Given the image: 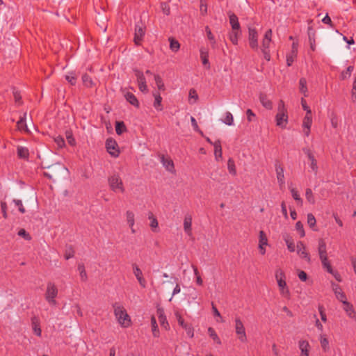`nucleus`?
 Here are the masks:
<instances>
[{
	"instance_id": "864d4df0",
	"label": "nucleus",
	"mask_w": 356,
	"mask_h": 356,
	"mask_svg": "<svg viewBox=\"0 0 356 356\" xmlns=\"http://www.w3.org/2000/svg\"><path fill=\"white\" fill-rule=\"evenodd\" d=\"M170 42V48L172 51L177 52L178 51V41L172 37L168 38Z\"/></svg>"
},
{
	"instance_id": "09e8293b",
	"label": "nucleus",
	"mask_w": 356,
	"mask_h": 356,
	"mask_svg": "<svg viewBox=\"0 0 356 356\" xmlns=\"http://www.w3.org/2000/svg\"><path fill=\"white\" fill-rule=\"evenodd\" d=\"M76 79V75L73 72H69L65 75V79L72 86L75 85Z\"/></svg>"
},
{
	"instance_id": "f3484780",
	"label": "nucleus",
	"mask_w": 356,
	"mask_h": 356,
	"mask_svg": "<svg viewBox=\"0 0 356 356\" xmlns=\"http://www.w3.org/2000/svg\"><path fill=\"white\" fill-rule=\"evenodd\" d=\"M312 124V115L306 114L302 120V131L306 136H309L310 134L311 127Z\"/></svg>"
},
{
	"instance_id": "bb28decb",
	"label": "nucleus",
	"mask_w": 356,
	"mask_h": 356,
	"mask_svg": "<svg viewBox=\"0 0 356 356\" xmlns=\"http://www.w3.org/2000/svg\"><path fill=\"white\" fill-rule=\"evenodd\" d=\"M241 35V29H232L231 32L229 33V38L234 44H237Z\"/></svg>"
},
{
	"instance_id": "b1692460",
	"label": "nucleus",
	"mask_w": 356,
	"mask_h": 356,
	"mask_svg": "<svg viewBox=\"0 0 356 356\" xmlns=\"http://www.w3.org/2000/svg\"><path fill=\"white\" fill-rule=\"evenodd\" d=\"M126 220L127 222L129 225V227L131 229V233L135 234L136 229H134V225H135V214L131 211H127L126 212Z\"/></svg>"
},
{
	"instance_id": "8fccbe9b",
	"label": "nucleus",
	"mask_w": 356,
	"mask_h": 356,
	"mask_svg": "<svg viewBox=\"0 0 356 356\" xmlns=\"http://www.w3.org/2000/svg\"><path fill=\"white\" fill-rule=\"evenodd\" d=\"M227 168H228L229 172L231 175H232L234 176H235L236 175V166H235L234 161L232 159H229L228 160Z\"/></svg>"
},
{
	"instance_id": "4468645a",
	"label": "nucleus",
	"mask_w": 356,
	"mask_h": 356,
	"mask_svg": "<svg viewBox=\"0 0 356 356\" xmlns=\"http://www.w3.org/2000/svg\"><path fill=\"white\" fill-rule=\"evenodd\" d=\"M298 345L300 350V356H310L312 347L308 341L300 339L298 341Z\"/></svg>"
},
{
	"instance_id": "423d86ee",
	"label": "nucleus",
	"mask_w": 356,
	"mask_h": 356,
	"mask_svg": "<svg viewBox=\"0 0 356 356\" xmlns=\"http://www.w3.org/2000/svg\"><path fill=\"white\" fill-rule=\"evenodd\" d=\"M234 328L238 340L242 343L247 341V335L243 323L239 317L234 319Z\"/></svg>"
},
{
	"instance_id": "49530a36",
	"label": "nucleus",
	"mask_w": 356,
	"mask_h": 356,
	"mask_svg": "<svg viewBox=\"0 0 356 356\" xmlns=\"http://www.w3.org/2000/svg\"><path fill=\"white\" fill-rule=\"evenodd\" d=\"M126 131V127L123 122L117 121L115 123V131L118 135H121Z\"/></svg>"
},
{
	"instance_id": "dca6fc26",
	"label": "nucleus",
	"mask_w": 356,
	"mask_h": 356,
	"mask_svg": "<svg viewBox=\"0 0 356 356\" xmlns=\"http://www.w3.org/2000/svg\"><path fill=\"white\" fill-rule=\"evenodd\" d=\"M272 38V30L268 29L266 31L264 38L262 39L261 50L264 54H267V50L269 49L270 44L271 43Z\"/></svg>"
},
{
	"instance_id": "58836bf2",
	"label": "nucleus",
	"mask_w": 356,
	"mask_h": 356,
	"mask_svg": "<svg viewBox=\"0 0 356 356\" xmlns=\"http://www.w3.org/2000/svg\"><path fill=\"white\" fill-rule=\"evenodd\" d=\"M205 31L207 33V38L210 41L211 47L215 48L216 46V40L215 37H214L213 34L211 33V31L209 26L205 27Z\"/></svg>"
},
{
	"instance_id": "6e6552de",
	"label": "nucleus",
	"mask_w": 356,
	"mask_h": 356,
	"mask_svg": "<svg viewBox=\"0 0 356 356\" xmlns=\"http://www.w3.org/2000/svg\"><path fill=\"white\" fill-rule=\"evenodd\" d=\"M184 280H185L186 279V275L188 274V276H187V280H191V276L193 275L196 278V283L198 285H202L203 281L201 278L200 275H199L198 270L195 266L193 265H189L188 266L187 269L184 270Z\"/></svg>"
},
{
	"instance_id": "680f3d73",
	"label": "nucleus",
	"mask_w": 356,
	"mask_h": 356,
	"mask_svg": "<svg viewBox=\"0 0 356 356\" xmlns=\"http://www.w3.org/2000/svg\"><path fill=\"white\" fill-rule=\"evenodd\" d=\"M135 75L137 78L138 83H146L145 77L142 72L140 70H135Z\"/></svg>"
},
{
	"instance_id": "aec40b11",
	"label": "nucleus",
	"mask_w": 356,
	"mask_h": 356,
	"mask_svg": "<svg viewBox=\"0 0 356 356\" xmlns=\"http://www.w3.org/2000/svg\"><path fill=\"white\" fill-rule=\"evenodd\" d=\"M275 172H276L277 182H278L280 186L282 187L285 184L284 168L278 163L275 165Z\"/></svg>"
},
{
	"instance_id": "9d476101",
	"label": "nucleus",
	"mask_w": 356,
	"mask_h": 356,
	"mask_svg": "<svg viewBox=\"0 0 356 356\" xmlns=\"http://www.w3.org/2000/svg\"><path fill=\"white\" fill-rule=\"evenodd\" d=\"M145 33V26L142 22H138L135 25L134 42L136 45H139L143 40Z\"/></svg>"
},
{
	"instance_id": "79ce46f5",
	"label": "nucleus",
	"mask_w": 356,
	"mask_h": 356,
	"mask_svg": "<svg viewBox=\"0 0 356 356\" xmlns=\"http://www.w3.org/2000/svg\"><path fill=\"white\" fill-rule=\"evenodd\" d=\"M26 113L24 114V116L22 117L17 122V125L19 130L28 131L27 126L26 124Z\"/></svg>"
},
{
	"instance_id": "c03bdc74",
	"label": "nucleus",
	"mask_w": 356,
	"mask_h": 356,
	"mask_svg": "<svg viewBox=\"0 0 356 356\" xmlns=\"http://www.w3.org/2000/svg\"><path fill=\"white\" fill-rule=\"evenodd\" d=\"M179 325L182 326L186 332V334L188 337L192 338L193 337V329L192 327L188 325L187 324L184 323L181 319L179 318Z\"/></svg>"
},
{
	"instance_id": "f257e3e1",
	"label": "nucleus",
	"mask_w": 356,
	"mask_h": 356,
	"mask_svg": "<svg viewBox=\"0 0 356 356\" xmlns=\"http://www.w3.org/2000/svg\"><path fill=\"white\" fill-rule=\"evenodd\" d=\"M275 278L281 297L286 300H290L291 298V292L286 283V276L284 271L280 268H277L275 270Z\"/></svg>"
},
{
	"instance_id": "13d9d810",
	"label": "nucleus",
	"mask_w": 356,
	"mask_h": 356,
	"mask_svg": "<svg viewBox=\"0 0 356 356\" xmlns=\"http://www.w3.org/2000/svg\"><path fill=\"white\" fill-rule=\"evenodd\" d=\"M296 230L298 232L300 237H304L305 236L303 225L300 221H298L296 223Z\"/></svg>"
},
{
	"instance_id": "7ed1b4c3",
	"label": "nucleus",
	"mask_w": 356,
	"mask_h": 356,
	"mask_svg": "<svg viewBox=\"0 0 356 356\" xmlns=\"http://www.w3.org/2000/svg\"><path fill=\"white\" fill-rule=\"evenodd\" d=\"M114 314L118 322L123 327H128L131 325V318L128 315L126 309L120 305L114 306Z\"/></svg>"
},
{
	"instance_id": "f03ea898",
	"label": "nucleus",
	"mask_w": 356,
	"mask_h": 356,
	"mask_svg": "<svg viewBox=\"0 0 356 356\" xmlns=\"http://www.w3.org/2000/svg\"><path fill=\"white\" fill-rule=\"evenodd\" d=\"M289 121L288 112L283 100H280L277 113L275 115L276 125L282 129L286 128Z\"/></svg>"
},
{
	"instance_id": "5fc2aeb1",
	"label": "nucleus",
	"mask_w": 356,
	"mask_h": 356,
	"mask_svg": "<svg viewBox=\"0 0 356 356\" xmlns=\"http://www.w3.org/2000/svg\"><path fill=\"white\" fill-rule=\"evenodd\" d=\"M289 190H290V192L291 193L293 198L302 204V200L298 191L296 188L291 187V186L289 187Z\"/></svg>"
},
{
	"instance_id": "774afa93",
	"label": "nucleus",
	"mask_w": 356,
	"mask_h": 356,
	"mask_svg": "<svg viewBox=\"0 0 356 356\" xmlns=\"http://www.w3.org/2000/svg\"><path fill=\"white\" fill-rule=\"evenodd\" d=\"M13 202L15 203V206L18 207V209L19 212L22 213H24L26 210L25 208L23 206L22 202L20 200H13Z\"/></svg>"
},
{
	"instance_id": "4c0bfd02",
	"label": "nucleus",
	"mask_w": 356,
	"mask_h": 356,
	"mask_svg": "<svg viewBox=\"0 0 356 356\" xmlns=\"http://www.w3.org/2000/svg\"><path fill=\"white\" fill-rule=\"evenodd\" d=\"M284 240L286 243L288 250L291 252H294L296 250V245H295L294 242H293V239L291 238V237L286 235L284 237Z\"/></svg>"
},
{
	"instance_id": "338daca9",
	"label": "nucleus",
	"mask_w": 356,
	"mask_h": 356,
	"mask_svg": "<svg viewBox=\"0 0 356 356\" xmlns=\"http://www.w3.org/2000/svg\"><path fill=\"white\" fill-rule=\"evenodd\" d=\"M18 235L26 241H30L31 239L30 234L24 229H19Z\"/></svg>"
},
{
	"instance_id": "a18cd8bd",
	"label": "nucleus",
	"mask_w": 356,
	"mask_h": 356,
	"mask_svg": "<svg viewBox=\"0 0 356 356\" xmlns=\"http://www.w3.org/2000/svg\"><path fill=\"white\" fill-rule=\"evenodd\" d=\"M208 333L209 337L218 344H221V341L218 337V334L212 327L208 328Z\"/></svg>"
},
{
	"instance_id": "4d7b16f0",
	"label": "nucleus",
	"mask_w": 356,
	"mask_h": 356,
	"mask_svg": "<svg viewBox=\"0 0 356 356\" xmlns=\"http://www.w3.org/2000/svg\"><path fill=\"white\" fill-rule=\"evenodd\" d=\"M156 314L158 316L159 321L160 322V324H163L165 322H166V317L164 315V311L161 308H158L156 311Z\"/></svg>"
},
{
	"instance_id": "ea45409f",
	"label": "nucleus",
	"mask_w": 356,
	"mask_h": 356,
	"mask_svg": "<svg viewBox=\"0 0 356 356\" xmlns=\"http://www.w3.org/2000/svg\"><path fill=\"white\" fill-rule=\"evenodd\" d=\"M148 218L150 220V227L154 232H156V229L158 228L159 223L157 219L154 216L152 212L148 213Z\"/></svg>"
},
{
	"instance_id": "412c9836",
	"label": "nucleus",
	"mask_w": 356,
	"mask_h": 356,
	"mask_svg": "<svg viewBox=\"0 0 356 356\" xmlns=\"http://www.w3.org/2000/svg\"><path fill=\"white\" fill-rule=\"evenodd\" d=\"M318 340L321 346V348L323 352L327 353L330 351V341L328 339V337L325 334L321 333L320 334L318 337Z\"/></svg>"
},
{
	"instance_id": "de8ad7c7",
	"label": "nucleus",
	"mask_w": 356,
	"mask_h": 356,
	"mask_svg": "<svg viewBox=\"0 0 356 356\" xmlns=\"http://www.w3.org/2000/svg\"><path fill=\"white\" fill-rule=\"evenodd\" d=\"M222 122L228 126H232L234 124V118L230 112L227 111L225 113V116L222 120Z\"/></svg>"
},
{
	"instance_id": "0eeeda50",
	"label": "nucleus",
	"mask_w": 356,
	"mask_h": 356,
	"mask_svg": "<svg viewBox=\"0 0 356 356\" xmlns=\"http://www.w3.org/2000/svg\"><path fill=\"white\" fill-rule=\"evenodd\" d=\"M47 168L49 170V171L44 172L43 175L49 179H52L53 181H55L54 178L55 177H58V174L61 171H68L67 168L60 163H56L51 166H48Z\"/></svg>"
},
{
	"instance_id": "39448f33",
	"label": "nucleus",
	"mask_w": 356,
	"mask_h": 356,
	"mask_svg": "<svg viewBox=\"0 0 356 356\" xmlns=\"http://www.w3.org/2000/svg\"><path fill=\"white\" fill-rule=\"evenodd\" d=\"M58 289L56 286L52 283L49 282L47 285V290L45 293V299L48 303L51 305H56V298L58 295Z\"/></svg>"
},
{
	"instance_id": "a878e982",
	"label": "nucleus",
	"mask_w": 356,
	"mask_h": 356,
	"mask_svg": "<svg viewBox=\"0 0 356 356\" xmlns=\"http://www.w3.org/2000/svg\"><path fill=\"white\" fill-rule=\"evenodd\" d=\"M214 147V156L216 161H220L222 159V147L220 140H216L213 143Z\"/></svg>"
},
{
	"instance_id": "37998d69",
	"label": "nucleus",
	"mask_w": 356,
	"mask_h": 356,
	"mask_svg": "<svg viewBox=\"0 0 356 356\" xmlns=\"http://www.w3.org/2000/svg\"><path fill=\"white\" fill-rule=\"evenodd\" d=\"M198 99V95L195 90L191 89L188 93V102L191 104H195Z\"/></svg>"
},
{
	"instance_id": "9b49d317",
	"label": "nucleus",
	"mask_w": 356,
	"mask_h": 356,
	"mask_svg": "<svg viewBox=\"0 0 356 356\" xmlns=\"http://www.w3.org/2000/svg\"><path fill=\"white\" fill-rule=\"evenodd\" d=\"M106 147L107 152L111 156L116 158L120 154V150L118 149V145L116 141L112 138H108L106 141Z\"/></svg>"
},
{
	"instance_id": "1a4fd4ad",
	"label": "nucleus",
	"mask_w": 356,
	"mask_h": 356,
	"mask_svg": "<svg viewBox=\"0 0 356 356\" xmlns=\"http://www.w3.org/2000/svg\"><path fill=\"white\" fill-rule=\"evenodd\" d=\"M193 214L186 213L184 218L183 229L186 234L190 239L194 240L193 229H192Z\"/></svg>"
},
{
	"instance_id": "a19ab883",
	"label": "nucleus",
	"mask_w": 356,
	"mask_h": 356,
	"mask_svg": "<svg viewBox=\"0 0 356 356\" xmlns=\"http://www.w3.org/2000/svg\"><path fill=\"white\" fill-rule=\"evenodd\" d=\"M322 264L323 268H325L327 273H332L333 268L330 264V262L328 259V257L325 258H323L320 259Z\"/></svg>"
},
{
	"instance_id": "ddd939ff",
	"label": "nucleus",
	"mask_w": 356,
	"mask_h": 356,
	"mask_svg": "<svg viewBox=\"0 0 356 356\" xmlns=\"http://www.w3.org/2000/svg\"><path fill=\"white\" fill-rule=\"evenodd\" d=\"M248 41L250 47L253 50H258V33L254 28L248 29Z\"/></svg>"
},
{
	"instance_id": "cd10ccee",
	"label": "nucleus",
	"mask_w": 356,
	"mask_h": 356,
	"mask_svg": "<svg viewBox=\"0 0 356 356\" xmlns=\"http://www.w3.org/2000/svg\"><path fill=\"white\" fill-rule=\"evenodd\" d=\"M161 161L163 165L170 172H173L175 170L174 163L170 158H166L163 155L161 157Z\"/></svg>"
},
{
	"instance_id": "f8f14e48",
	"label": "nucleus",
	"mask_w": 356,
	"mask_h": 356,
	"mask_svg": "<svg viewBox=\"0 0 356 356\" xmlns=\"http://www.w3.org/2000/svg\"><path fill=\"white\" fill-rule=\"evenodd\" d=\"M268 245V240L266 233L261 230L259 233L258 250L259 254L264 255L266 252V247Z\"/></svg>"
},
{
	"instance_id": "052dcab7",
	"label": "nucleus",
	"mask_w": 356,
	"mask_h": 356,
	"mask_svg": "<svg viewBox=\"0 0 356 356\" xmlns=\"http://www.w3.org/2000/svg\"><path fill=\"white\" fill-rule=\"evenodd\" d=\"M353 66H348L346 71L341 72V77L342 79H346L350 76L352 72L353 71Z\"/></svg>"
},
{
	"instance_id": "e2e57ef3",
	"label": "nucleus",
	"mask_w": 356,
	"mask_h": 356,
	"mask_svg": "<svg viewBox=\"0 0 356 356\" xmlns=\"http://www.w3.org/2000/svg\"><path fill=\"white\" fill-rule=\"evenodd\" d=\"M316 220L312 213L307 214V224L311 228H314L316 225Z\"/></svg>"
},
{
	"instance_id": "a211bd4d",
	"label": "nucleus",
	"mask_w": 356,
	"mask_h": 356,
	"mask_svg": "<svg viewBox=\"0 0 356 356\" xmlns=\"http://www.w3.org/2000/svg\"><path fill=\"white\" fill-rule=\"evenodd\" d=\"M298 44L297 42H293L291 51L286 55V64L288 66L292 65L298 54Z\"/></svg>"
},
{
	"instance_id": "2f4dec72",
	"label": "nucleus",
	"mask_w": 356,
	"mask_h": 356,
	"mask_svg": "<svg viewBox=\"0 0 356 356\" xmlns=\"http://www.w3.org/2000/svg\"><path fill=\"white\" fill-rule=\"evenodd\" d=\"M153 96L154 97V104H153L154 107L157 111H161L162 108H163L162 105H161L162 98H161L159 92H153Z\"/></svg>"
},
{
	"instance_id": "393cba45",
	"label": "nucleus",
	"mask_w": 356,
	"mask_h": 356,
	"mask_svg": "<svg viewBox=\"0 0 356 356\" xmlns=\"http://www.w3.org/2000/svg\"><path fill=\"white\" fill-rule=\"evenodd\" d=\"M200 58L203 65L207 68H210V63L209 61V51L205 48L200 49Z\"/></svg>"
},
{
	"instance_id": "5701e85b",
	"label": "nucleus",
	"mask_w": 356,
	"mask_h": 356,
	"mask_svg": "<svg viewBox=\"0 0 356 356\" xmlns=\"http://www.w3.org/2000/svg\"><path fill=\"white\" fill-rule=\"evenodd\" d=\"M134 274L138 281L140 285L145 288L146 286V281L143 277L142 270L136 264L133 266Z\"/></svg>"
},
{
	"instance_id": "c756f323",
	"label": "nucleus",
	"mask_w": 356,
	"mask_h": 356,
	"mask_svg": "<svg viewBox=\"0 0 356 356\" xmlns=\"http://www.w3.org/2000/svg\"><path fill=\"white\" fill-rule=\"evenodd\" d=\"M259 100L262 106L266 109L271 110L273 108V102L266 95H261Z\"/></svg>"
},
{
	"instance_id": "473e14b6",
	"label": "nucleus",
	"mask_w": 356,
	"mask_h": 356,
	"mask_svg": "<svg viewBox=\"0 0 356 356\" xmlns=\"http://www.w3.org/2000/svg\"><path fill=\"white\" fill-rule=\"evenodd\" d=\"M299 90L303 94L304 97L308 96V89L307 86V80L305 78H301L299 81Z\"/></svg>"
},
{
	"instance_id": "6ab92c4d",
	"label": "nucleus",
	"mask_w": 356,
	"mask_h": 356,
	"mask_svg": "<svg viewBox=\"0 0 356 356\" xmlns=\"http://www.w3.org/2000/svg\"><path fill=\"white\" fill-rule=\"evenodd\" d=\"M343 309L347 316L354 321H356V312L353 305L348 300L343 302Z\"/></svg>"
},
{
	"instance_id": "20e7f679",
	"label": "nucleus",
	"mask_w": 356,
	"mask_h": 356,
	"mask_svg": "<svg viewBox=\"0 0 356 356\" xmlns=\"http://www.w3.org/2000/svg\"><path fill=\"white\" fill-rule=\"evenodd\" d=\"M108 185L110 188L115 193H124V187L123 181L120 176L117 173H114L108 177Z\"/></svg>"
},
{
	"instance_id": "6e6d98bb",
	"label": "nucleus",
	"mask_w": 356,
	"mask_h": 356,
	"mask_svg": "<svg viewBox=\"0 0 356 356\" xmlns=\"http://www.w3.org/2000/svg\"><path fill=\"white\" fill-rule=\"evenodd\" d=\"M82 81H83V84L86 87L90 88L93 86V81H92V79L87 74H85L82 76Z\"/></svg>"
},
{
	"instance_id": "3c124183",
	"label": "nucleus",
	"mask_w": 356,
	"mask_h": 356,
	"mask_svg": "<svg viewBox=\"0 0 356 356\" xmlns=\"http://www.w3.org/2000/svg\"><path fill=\"white\" fill-rule=\"evenodd\" d=\"M305 197H306L307 200L310 204H314L315 203V198H314V196L312 189H310V188L306 189Z\"/></svg>"
},
{
	"instance_id": "f704fd0d",
	"label": "nucleus",
	"mask_w": 356,
	"mask_h": 356,
	"mask_svg": "<svg viewBox=\"0 0 356 356\" xmlns=\"http://www.w3.org/2000/svg\"><path fill=\"white\" fill-rule=\"evenodd\" d=\"M151 327L152 332L154 337H159L160 332L158 328L157 323L155 316H152L151 317Z\"/></svg>"
},
{
	"instance_id": "72a5a7b5",
	"label": "nucleus",
	"mask_w": 356,
	"mask_h": 356,
	"mask_svg": "<svg viewBox=\"0 0 356 356\" xmlns=\"http://www.w3.org/2000/svg\"><path fill=\"white\" fill-rule=\"evenodd\" d=\"M297 254L301 259H305L307 263L311 262V257L306 247L302 249L298 250Z\"/></svg>"
},
{
	"instance_id": "bf43d9fd",
	"label": "nucleus",
	"mask_w": 356,
	"mask_h": 356,
	"mask_svg": "<svg viewBox=\"0 0 356 356\" xmlns=\"http://www.w3.org/2000/svg\"><path fill=\"white\" fill-rule=\"evenodd\" d=\"M156 87L159 90H164L165 86L162 81L161 78L159 75H154Z\"/></svg>"
},
{
	"instance_id": "69168bd1",
	"label": "nucleus",
	"mask_w": 356,
	"mask_h": 356,
	"mask_svg": "<svg viewBox=\"0 0 356 356\" xmlns=\"http://www.w3.org/2000/svg\"><path fill=\"white\" fill-rule=\"evenodd\" d=\"M78 270L79 271L80 277H81V280L83 281L86 280L87 275H86V272L85 270L84 266L83 264H79L78 266Z\"/></svg>"
},
{
	"instance_id": "0e129e2a",
	"label": "nucleus",
	"mask_w": 356,
	"mask_h": 356,
	"mask_svg": "<svg viewBox=\"0 0 356 356\" xmlns=\"http://www.w3.org/2000/svg\"><path fill=\"white\" fill-rule=\"evenodd\" d=\"M13 93L15 103L17 104L18 105L22 104V96L20 95V92L15 88H14L13 90Z\"/></svg>"
},
{
	"instance_id": "7c9ffc66",
	"label": "nucleus",
	"mask_w": 356,
	"mask_h": 356,
	"mask_svg": "<svg viewBox=\"0 0 356 356\" xmlns=\"http://www.w3.org/2000/svg\"><path fill=\"white\" fill-rule=\"evenodd\" d=\"M17 156L20 159H28L29 156V151L27 147L18 146L17 148Z\"/></svg>"
},
{
	"instance_id": "c85d7f7f",
	"label": "nucleus",
	"mask_w": 356,
	"mask_h": 356,
	"mask_svg": "<svg viewBox=\"0 0 356 356\" xmlns=\"http://www.w3.org/2000/svg\"><path fill=\"white\" fill-rule=\"evenodd\" d=\"M229 24L232 26V29H241V26L238 22V19L237 16L234 14L231 13L229 15Z\"/></svg>"
},
{
	"instance_id": "c9c22d12",
	"label": "nucleus",
	"mask_w": 356,
	"mask_h": 356,
	"mask_svg": "<svg viewBox=\"0 0 356 356\" xmlns=\"http://www.w3.org/2000/svg\"><path fill=\"white\" fill-rule=\"evenodd\" d=\"M124 97L131 105L138 106V101L133 93L127 92L124 94Z\"/></svg>"
},
{
	"instance_id": "603ef678",
	"label": "nucleus",
	"mask_w": 356,
	"mask_h": 356,
	"mask_svg": "<svg viewBox=\"0 0 356 356\" xmlns=\"http://www.w3.org/2000/svg\"><path fill=\"white\" fill-rule=\"evenodd\" d=\"M330 120L332 127L334 129L337 128L339 126L338 116L335 113H332L330 115Z\"/></svg>"
},
{
	"instance_id": "e433bc0d",
	"label": "nucleus",
	"mask_w": 356,
	"mask_h": 356,
	"mask_svg": "<svg viewBox=\"0 0 356 356\" xmlns=\"http://www.w3.org/2000/svg\"><path fill=\"white\" fill-rule=\"evenodd\" d=\"M307 156H308L309 159L311 161V163H310V168L312 169V170L313 172L316 173L317 170H318V166H317L316 160L314 159V155L309 150L307 151Z\"/></svg>"
},
{
	"instance_id": "2eb2a0df",
	"label": "nucleus",
	"mask_w": 356,
	"mask_h": 356,
	"mask_svg": "<svg viewBox=\"0 0 356 356\" xmlns=\"http://www.w3.org/2000/svg\"><path fill=\"white\" fill-rule=\"evenodd\" d=\"M331 285L336 298L341 303L347 301L346 295L343 291L341 286L334 282H332Z\"/></svg>"
},
{
	"instance_id": "4be33fe9",
	"label": "nucleus",
	"mask_w": 356,
	"mask_h": 356,
	"mask_svg": "<svg viewBox=\"0 0 356 356\" xmlns=\"http://www.w3.org/2000/svg\"><path fill=\"white\" fill-rule=\"evenodd\" d=\"M318 252L320 259L327 257V245L325 241L322 238L319 239L318 242Z\"/></svg>"
}]
</instances>
